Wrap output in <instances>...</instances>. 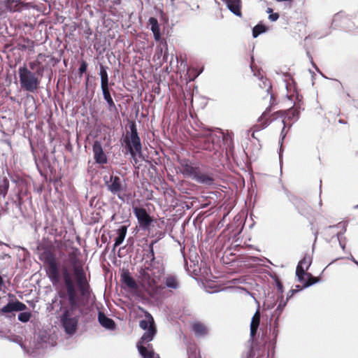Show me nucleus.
I'll return each mask as SVG.
<instances>
[{
	"label": "nucleus",
	"mask_w": 358,
	"mask_h": 358,
	"mask_svg": "<svg viewBox=\"0 0 358 358\" xmlns=\"http://www.w3.org/2000/svg\"><path fill=\"white\" fill-rule=\"evenodd\" d=\"M113 6L120 5L121 3V0H110Z\"/></svg>",
	"instance_id": "ea45409f"
},
{
	"label": "nucleus",
	"mask_w": 358,
	"mask_h": 358,
	"mask_svg": "<svg viewBox=\"0 0 358 358\" xmlns=\"http://www.w3.org/2000/svg\"><path fill=\"white\" fill-rule=\"evenodd\" d=\"M87 69V63L86 61L83 60L80 63V67L78 69V73L80 76H81L84 73L86 72Z\"/></svg>",
	"instance_id": "2f4dec72"
},
{
	"label": "nucleus",
	"mask_w": 358,
	"mask_h": 358,
	"mask_svg": "<svg viewBox=\"0 0 358 358\" xmlns=\"http://www.w3.org/2000/svg\"><path fill=\"white\" fill-rule=\"evenodd\" d=\"M180 171L185 176L194 180L197 182L206 185H211L214 183V178L212 174L201 171L198 163L189 159L183 158L178 160Z\"/></svg>",
	"instance_id": "39448f33"
},
{
	"label": "nucleus",
	"mask_w": 358,
	"mask_h": 358,
	"mask_svg": "<svg viewBox=\"0 0 358 358\" xmlns=\"http://www.w3.org/2000/svg\"><path fill=\"white\" fill-rule=\"evenodd\" d=\"M188 358H197V355H196V352H192Z\"/></svg>",
	"instance_id": "37998d69"
},
{
	"label": "nucleus",
	"mask_w": 358,
	"mask_h": 358,
	"mask_svg": "<svg viewBox=\"0 0 358 358\" xmlns=\"http://www.w3.org/2000/svg\"><path fill=\"white\" fill-rule=\"evenodd\" d=\"M12 316H13V317H15V313H13V314H12Z\"/></svg>",
	"instance_id": "09e8293b"
},
{
	"label": "nucleus",
	"mask_w": 358,
	"mask_h": 358,
	"mask_svg": "<svg viewBox=\"0 0 358 358\" xmlns=\"http://www.w3.org/2000/svg\"><path fill=\"white\" fill-rule=\"evenodd\" d=\"M222 139L224 145L226 146V150H231L234 148V141L232 136L229 133L223 134Z\"/></svg>",
	"instance_id": "a878e982"
},
{
	"label": "nucleus",
	"mask_w": 358,
	"mask_h": 358,
	"mask_svg": "<svg viewBox=\"0 0 358 358\" xmlns=\"http://www.w3.org/2000/svg\"><path fill=\"white\" fill-rule=\"evenodd\" d=\"M129 129L130 134H127L125 136L124 143L125 144L127 153H129L131 157L135 159L137 155L141 154L142 145L134 122H131L129 125Z\"/></svg>",
	"instance_id": "0eeeda50"
},
{
	"label": "nucleus",
	"mask_w": 358,
	"mask_h": 358,
	"mask_svg": "<svg viewBox=\"0 0 358 358\" xmlns=\"http://www.w3.org/2000/svg\"><path fill=\"white\" fill-rule=\"evenodd\" d=\"M6 6L10 11H22L29 8V3L21 2L20 0H7Z\"/></svg>",
	"instance_id": "2eb2a0df"
},
{
	"label": "nucleus",
	"mask_w": 358,
	"mask_h": 358,
	"mask_svg": "<svg viewBox=\"0 0 358 358\" xmlns=\"http://www.w3.org/2000/svg\"><path fill=\"white\" fill-rule=\"evenodd\" d=\"M296 292V290L292 289L289 292V294H287V299L292 296V295Z\"/></svg>",
	"instance_id": "a19ab883"
},
{
	"label": "nucleus",
	"mask_w": 358,
	"mask_h": 358,
	"mask_svg": "<svg viewBox=\"0 0 358 358\" xmlns=\"http://www.w3.org/2000/svg\"><path fill=\"white\" fill-rule=\"evenodd\" d=\"M272 12V8H268L267 13H271L268 16V19L271 21H276L279 18V14L277 13H271Z\"/></svg>",
	"instance_id": "72a5a7b5"
},
{
	"label": "nucleus",
	"mask_w": 358,
	"mask_h": 358,
	"mask_svg": "<svg viewBox=\"0 0 358 358\" xmlns=\"http://www.w3.org/2000/svg\"><path fill=\"white\" fill-rule=\"evenodd\" d=\"M92 151L94 153V159L96 164L103 165L108 162V157L104 152L101 143L95 141L92 145Z\"/></svg>",
	"instance_id": "f8f14e48"
},
{
	"label": "nucleus",
	"mask_w": 358,
	"mask_h": 358,
	"mask_svg": "<svg viewBox=\"0 0 358 358\" xmlns=\"http://www.w3.org/2000/svg\"><path fill=\"white\" fill-rule=\"evenodd\" d=\"M252 63H254V61H252ZM253 66L254 68H255V70L257 71L258 69L257 68V66H254L253 64H251V66Z\"/></svg>",
	"instance_id": "49530a36"
},
{
	"label": "nucleus",
	"mask_w": 358,
	"mask_h": 358,
	"mask_svg": "<svg viewBox=\"0 0 358 358\" xmlns=\"http://www.w3.org/2000/svg\"><path fill=\"white\" fill-rule=\"evenodd\" d=\"M101 88L103 92V99L108 103L109 110L116 108L115 102L110 94L109 86L102 87Z\"/></svg>",
	"instance_id": "412c9836"
},
{
	"label": "nucleus",
	"mask_w": 358,
	"mask_h": 358,
	"mask_svg": "<svg viewBox=\"0 0 358 358\" xmlns=\"http://www.w3.org/2000/svg\"><path fill=\"white\" fill-rule=\"evenodd\" d=\"M338 123L346 124L348 123L347 119L345 117H342L341 116L338 120Z\"/></svg>",
	"instance_id": "58836bf2"
},
{
	"label": "nucleus",
	"mask_w": 358,
	"mask_h": 358,
	"mask_svg": "<svg viewBox=\"0 0 358 358\" xmlns=\"http://www.w3.org/2000/svg\"><path fill=\"white\" fill-rule=\"evenodd\" d=\"M139 327L145 330L136 344L139 354L143 358H160L159 355L155 352L152 345L148 343L157 334V327L150 313H145V319L140 321Z\"/></svg>",
	"instance_id": "7ed1b4c3"
},
{
	"label": "nucleus",
	"mask_w": 358,
	"mask_h": 358,
	"mask_svg": "<svg viewBox=\"0 0 358 358\" xmlns=\"http://www.w3.org/2000/svg\"><path fill=\"white\" fill-rule=\"evenodd\" d=\"M275 283H276V287H277L278 292L279 293L282 294L283 292V285H282V283L281 282V281L278 278H276Z\"/></svg>",
	"instance_id": "c9c22d12"
},
{
	"label": "nucleus",
	"mask_w": 358,
	"mask_h": 358,
	"mask_svg": "<svg viewBox=\"0 0 358 358\" xmlns=\"http://www.w3.org/2000/svg\"><path fill=\"white\" fill-rule=\"evenodd\" d=\"M260 311L259 309H257L252 318L250 326L259 327L260 323Z\"/></svg>",
	"instance_id": "c85d7f7f"
},
{
	"label": "nucleus",
	"mask_w": 358,
	"mask_h": 358,
	"mask_svg": "<svg viewBox=\"0 0 358 358\" xmlns=\"http://www.w3.org/2000/svg\"><path fill=\"white\" fill-rule=\"evenodd\" d=\"M142 286L150 296L156 295L164 287L159 286L158 282L164 274L162 266H155V262L146 261L144 267L139 271Z\"/></svg>",
	"instance_id": "20e7f679"
},
{
	"label": "nucleus",
	"mask_w": 358,
	"mask_h": 358,
	"mask_svg": "<svg viewBox=\"0 0 358 358\" xmlns=\"http://www.w3.org/2000/svg\"><path fill=\"white\" fill-rule=\"evenodd\" d=\"M267 28L265 25L262 24H258L254 27L252 29V36L254 38H257L259 34L266 31Z\"/></svg>",
	"instance_id": "bb28decb"
},
{
	"label": "nucleus",
	"mask_w": 358,
	"mask_h": 358,
	"mask_svg": "<svg viewBox=\"0 0 358 358\" xmlns=\"http://www.w3.org/2000/svg\"><path fill=\"white\" fill-rule=\"evenodd\" d=\"M171 1H174V0H171Z\"/></svg>",
	"instance_id": "8fccbe9b"
},
{
	"label": "nucleus",
	"mask_w": 358,
	"mask_h": 358,
	"mask_svg": "<svg viewBox=\"0 0 358 358\" xmlns=\"http://www.w3.org/2000/svg\"><path fill=\"white\" fill-rule=\"evenodd\" d=\"M357 207H358V206H357Z\"/></svg>",
	"instance_id": "3c124183"
},
{
	"label": "nucleus",
	"mask_w": 358,
	"mask_h": 358,
	"mask_svg": "<svg viewBox=\"0 0 358 358\" xmlns=\"http://www.w3.org/2000/svg\"><path fill=\"white\" fill-rule=\"evenodd\" d=\"M163 47H164L163 45H160V43H159V45H157V48H156V55L157 56V58L159 59L162 55V52H163Z\"/></svg>",
	"instance_id": "e433bc0d"
},
{
	"label": "nucleus",
	"mask_w": 358,
	"mask_h": 358,
	"mask_svg": "<svg viewBox=\"0 0 358 358\" xmlns=\"http://www.w3.org/2000/svg\"><path fill=\"white\" fill-rule=\"evenodd\" d=\"M27 309V306L22 302L15 300L8 302L6 306L1 308V313H12L13 312L24 311Z\"/></svg>",
	"instance_id": "4468645a"
},
{
	"label": "nucleus",
	"mask_w": 358,
	"mask_h": 358,
	"mask_svg": "<svg viewBox=\"0 0 358 358\" xmlns=\"http://www.w3.org/2000/svg\"><path fill=\"white\" fill-rule=\"evenodd\" d=\"M199 148L202 150L210 152H216L217 150V145L215 144L213 136L202 138L199 141Z\"/></svg>",
	"instance_id": "a211bd4d"
},
{
	"label": "nucleus",
	"mask_w": 358,
	"mask_h": 358,
	"mask_svg": "<svg viewBox=\"0 0 358 358\" xmlns=\"http://www.w3.org/2000/svg\"><path fill=\"white\" fill-rule=\"evenodd\" d=\"M89 78H90V76L88 75V76H87V80H86V85H87V84H88Z\"/></svg>",
	"instance_id": "de8ad7c7"
},
{
	"label": "nucleus",
	"mask_w": 358,
	"mask_h": 358,
	"mask_svg": "<svg viewBox=\"0 0 358 358\" xmlns=\"http://www.w3.org/2000/svg\"><path fill=\"white\" fill-rule=\"evenodd\" d=\"M310 264H311L310 258L308 256H305L301 260L299 261L297 266H301V267H302V268L308 269Z\"/></svg>",
	"instance_id": "7c9ffc66"
},
{
	"label": "nucleus",
	"mask_w": 358,
	"mask_h": 358,
	"mask_svg": "<svg viewBox=\"0 0 358 358\" xmlns=\"http://www.w3.org/2000/svg\"><path fill=\"white\" fill-rule=\"evenodd\" d=\"M296 292V290L292 289L289 292V294H287V299L292 296V295Z\"/></svg>",
	"instance_id": "79ce46f5"
},
{
	"label": "nucleus",
	"mask_w": 358,
	"mask_h": 358,
	"mask_svg": "<svg viewBox=\"0 0 358 358\" xmlns=\"http://www.w3.org/2000/svg\"><path fill=\"white\" fill-rule=\"evenodd\" d=\"M167 56H168V53H167V51H166L164 53L163 59L166 61L167 59Z\"/></svg>",
	"instance_id": "c03bdc74"
},
{
	"label": "nucleus",
	"mask_w": 358,
	"mask_h": 358,
	"mask_svg": "<svg viewBox=\"0 0 358 358\" xmlns=\"http://www.w3.org/2000/svg\"><path fill=\"white\" fill-rule=\"evenodd\" d=\"M251 69L254 76L252 82L255 84L253 93L257 96L258 104L262 107L266 106L265 110L258 119L259 125L257 127L259 129H264L272 122V120L268 117V115L271 113L273 107L277 105L278 102L275 95L271 92V80L264 76L262 70L257 69L255 71L252 65Z\"/></svg>",
	"instance_id": "f03ea898"
},
{
	"label": "nucleus",
	"mask_w": 358,
	"mask_h": 358,
	"mask_svg": "<svg viewBox=\"0 0 358 358\" xmlns=\"http://www.w3.org/2000/svg\"><path fill=\"white\" fill-rule=\"evenodd\" d=\"M9 182L7 179H4L3 180V182L1 183V187L3 188V189L1 188V194H3V196L6 194L7 190L8 189Z\"/></svg>",
	"instance_id": "f704fd0d"
},
{
	"label": "nucleus",
	"mask_w": 358,
	"mask_h": 358,
	"mask_svg": "<svg viewBox=\"0 0 358 358\" xmlns=\"http://www.w3.org/2000/svg\"><path fill=\"white\" fill-rule=\"evenodd\" d=\"M31 315L30 311L22 312L18 315V320L22 322H27L31 319Z\"/></svg>",
	"instance_id": "c756f323"
},
{
	"label": "nucleus",
	"mask_w": 358,
	"mask_h": 358,
	"mask_svg": "<svg viewBox=\"0 0 358 358\" xmlns=\"http://www.w3.org/2000/svg\"><path fill=\"white\" fill-rule=\"evenodd\" d=\"M105 185L107 189L113 195L124 201L125 199L129 197L130 194H127V184L118 176L111 175L108 179L104 177Z\"/></svg>",
	"instance_id": "6e6552de"
},
{
	"label": "nucleus",
	"mask_w": 358,
	"mask_h": 358,
	"mask_svg": "<svg viewBox=\"0 0 358 358\" xmlns=\"http://www.w3.org/2000/svg\"><path fill=\"white\" fill-rule=\"evenodd\" d=\"M20 83L21 88L25 91L34 92L39 88L41 79L43 76H40L36 72H33L26 66H23L18 69Z\"/></svg>",
	"instance_id": "423d86ee"
},
{
	"label": "nucleus",
	"mask_w": 358,
	"mask_h": 358,
	"mask_svg": "<svg viewBox=\"0 0 358 358\" xmlns=\"http://www.w3.org/2000/svg\"><path fill=\"white\" fill-rule=\"evenodd\" d=\"M127 231V226H122L120 229H117V236L115 238L114 248H116L121 245L124 241L126 234Z\"/></svg>",
	"instance_id": "4be33fe9"
},
{
	"label": "nucleus",
	"mask_w": 358,
	"mask_h": 358,
	"mask_svg": "<svg viewBox=\"0 0 358 358\" xmlns=\"http://www.w3.org/2000/svg\"><path fill=\"white\" fill-rule=\"evenodd\" d=\"M257 329H258V327H257L250 326V337H251L252 338H254V337H255V335L257 334Z\"/></svg>",
	"instance_id": "4c0bfd02"
},
{
	"label": "nucleus",
	"mask_w": 358,
	"mask_h": 358,
	"mask_svg": "<svg viewBox=\"0 0 358 358\" xmlns=\"http://www.w3.org/2000/svg\"><path fill=\"white\" fill-rule=\"evenodd\" d=\"M98 320L101 325L106 329H114L115 328V322L112 319L106 316L103 313H99Z\"/></svg>",
	"instance_id": "6ab92c4d"
},
{
	"label": "nucleus",
	"mask_w": 358,
	"mask_h": 358,
	"mask_svg": "<svg viewBox=\"0 0 358 358\" xmlns=\"http://www.w3.org/2000/svg\"><path fill=\"white\" fill-rule=\"evenodd\" d=\"M121 281L128 288L131 289H137L138 285L133 277L131 275L128 270L123 271L120 275Z\"/></svg>",
	"instance_id": "dca6fc26"
},
{
	"label": "nucleus",
	"mask_w": 358,
	"mask_h": 358,
	"mask_svg": "<svg viewBox=\"0 0 358 358\" xmlns=\"http://www.w3.org/2000/svg\"><path fill=\"white\" fill-rule=\"evenodd\" d=\"M352 262H353L355 264H356L358 266V262H357V260H355V258H353V257H352Z\"/></svg>",
	"instance_id": "a18cd8bd"
},
{
	"label": "nucleus",
	"mask_w": 358,
	"mask_h": 358,
	"mask_svg": "<svg viewBox=\"0 0 358 358\" xmlns=\"http://www.w3.org/2000/svg\"><path fill=\"white\" fill-rule=\"evenodd\" d=\"M192 330L193 331L195 336L203 337L208 334V329L205 324L196 321L192 324Z\"/></svg>",
	"instance_id": "f3484780"
},
{
	"label": "nucleus",
	"mask_w": 358,
	"mask_h": 358,
	"mask_svg": "<svg viewBox=\"0 0 358 358\" xmlns=\"http://www.w3.org/2000/svg\"><path fill=\"white\" fill-rule=\"evenodd\" d=\"M320 281V278L314 277L310 273H308L307 280L304 282L303 287H308L315 283H317Z\"/></svg>",
	"instance_id": "cd10ccee"
},
{
	"label": "nucleus",
	"mask_w": 358,
	"mask_h": 358,
	"mask_svg": "<svg viewBox=\"0 0 358 358\" xmlns=\"http://www.w3.org/2000/svg\"><path fill=\"white\" fill-rule=\"evenodd\" d=\"M39 255V259L43 263L45 273L49 280L56 286L63 280L66 288L69 308L61 315V322L66 334H73L78 326V320L73 317V311L78 308V295L76 285L82 296L90 293V286L84 268V263L80 259V251L76 247L71 248L68 254V260L73 272V279L66 266H63L59 272V263L57 260L55 248L52 244L43 245Z\"/></svg>",
	"instance_id": "f257e3e1"
},
{
	"label": "nucleus",
	"mask_w": 358,
	"mask_h": 358,
	"mask_svg": "<svg viewBox=\"0 0 358 358\" xmlns=\"http://www.w3.org/2000/svg\"><path fill=\"white\" fill-rule=\"evenodd\" d=\"M133 212L138 220L140 228L144 231L149 230L153 219L148 213L146 209L136 206L133 207Z\"/></svg>",
	"instance_id": "9d476101"
},
{
	"label": "nucleus",
	"mask_w": 358,
	"mask_h": 358,
	"mask_svg": "<svg viewBox=\"0 0 358 358\" xmlns=\"http://www.w3.org/2000/svg\"><path fill=\"white\" fill-rule=\"evenodd\" d=\"M48 57V56L45 54L39 53L35 60L29 63V69L36 72L40 76H43L47 67L45 63Z\"/></svg>",
	"instance_id": "9b49d317"
},
{
	"label": "nucleus",
	"mask_w": 358,
	"mask_h": 358,
	"mask_svg": "<svg viewBox=\"0 0 358 358\" xmlns=\"http://www.w3.org/2000/svg\"><path fill=\"white\" fill-rule=\"evenodd\" d=\"M106 69V66L103 65L100 66L99 75L101 77V87L109 86L108 76Z\"/></svg>",
	"instance_id": "b1692460"
},
{
	"label": "nucleus",
	"mask_w": 358,
	"mask_h": 358,
	"mask_svg": "<svg viewBox=\"0 0 358 358\" xmlns=\"http://www.w3.org/2000/svg\"><path fill=\"white\" fill-rule=\"evenodd\" d=\"M164 283L166 287L173 289H178L180 287L179 282L176 277L171 275H169L165 278Z\"/></svg>",
	"instance_id": "5701e85b"
},
{
	"label": "nucleus",
	"mask_w": 358,
	"mask_h": 358,
	"mask_svg": "<svg viewBox=\"0 0 358 358\" xmlns=\"http://www.w3.org/2000/svg\"><path fill=\"white\" fill-rule=\"evenodd\" d=\"M148 23L150 25V29L153 33L154 38L160 45L167 47V43L165 38H162L160 27L157 18L151 17L148 20Z\"/></svg>",
	"instance_id": "ddd939ff"
},
{
	"label": "nucleus",
	"mask_w": 358,
	"mask_h": 358,
	"mask_svg": "<svg viewBox=\"0 0 358 358\" xmlns=\"http://www.w3.org/2000/svg\"><path fill=\"white\" fill-rule=\"evenodd\" d=\"M299 109L300 106L295 104L294 107L288 110H278L273 113V114L268 113V117H270V120H272V122L278 117L282 118V122L284 124V127H285L287 120L296 121L299 119L300 114ZM285 127H283V129Z\"/></svg>",
	"instance_id": "1a4fd4ad"
},
{
	"label": "nucleus",
	"mask_w": 358,
	"mask_h": 358,
	"mask_svg": "<svg viewBox=\"0 0 358 358\" xmlns=\"http://www.w3.org/2000/svg\"><path fill=\"white\" fill-rule=\"evenodd\" d=\"M153 245H154L153 242L150 244L149 253L147 255V257L150 258L151 262H155V260Z\"/></svg>",
	"instance_id": "473e14b6"
},
{
	"label": "nucleus",
	"mask_w": 358,
	"mask_h": 358,
	"mask_svg": "<svg viewBox=\"0 0 358 358\" xmlns=\"http://www.w3.org/2000/svg\"><path fill=\"white\" fill-rule=\"evenodd\" d=\"M228 8L236 15L241 17L242 13L241 10V0H224Z\"/></svg>",
	"instance_id": "aec40b11"
},
{
	"label": "nucleus",
	"mask_w": 358,
	"mask_h": 358,
	"mask_svg": "<svg viewBox=\"0 0 358 358\" xmlns=\"http://www.w3.org/2000/svg\"><path fill=\"white\" fill-rule=\"evenodd\" d=\"M308 269H306L305 268L301 267V266H297L296 269V275L298 278V280L301 282H305L308 278V273H306V271Z\"/></svg>",
	"instance_id": "393cba45"
}]
</instances>
